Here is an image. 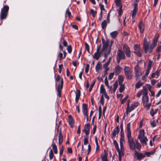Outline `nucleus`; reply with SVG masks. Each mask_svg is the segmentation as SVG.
Instances as JSON below:
<instances>
[{"label":"nucleus","instance_id":"nucleus-1","mask_svg":"<svg viewBox=\"0 0 161 161\" xmlns=\"http://www.w3.org/2000/svg\"><path fill=\"white\" fill-rule=\"evenodd\" d=\"M103 47L100 52L96 51L93 56V58L97 60H98L101 56L107 57L111 51V47L113 43V41L107 39L105 40L104 38L102 39Z\"/></svg>","mask_w":161,"mask_h":161},{"label":"nucleus","instance_id":"nucleus-2","mask_svg":"<svg viewBox=\"0 0 161 161\" xmlns=\"http://www.w3.org/2000/svg\"><path fill=\"white\" fill-rule=\"evenodd\" d=\"M131 131H126V136L128 138V142L130 148L133 150L135 149L140 150L141 146L139 142L136 140L134 141L131 136Z\"/></svg>","mask_w":161,"mask_h":161},{"label":"nucleus","instance_id":"nucleus-3","mask_svg":"<svg viewBox=\"0 0 161 161\" xmlns=\"http://www.w3.org/2000/svg\"><path fill=\"white\" fill-rule=\"evenodd\" d=\"M145 132L144 130L142 129L139 131V134L138 136V138L140 140V142L142 145H146L148 139L145 136Z\"/></svg>","mask_w":161,"mask_h":161},{"label":"nucleus","instance_id":"nucleus-4","mask_svg":"<svg viewBox=\"0 0 161 161\" xmlns=\"http://www.w3.org/2000/svg\"><path fill=\"white\" fill-rule=\"evenodd\" d=\"M143 46V49L147 54L151 53L154 48L152 46L149 45V42H147L146 38L144 39Z\"/></svg>","mask_w":161,"mask_h":161},{"label":"nucleus","instance_id":"nucleus-5","mask_svg":"<svg viewBox=\"0 0 161 161\" xmlns=\"http://www.w3.org/2000/svg\"><path fill=\"white\" fill-rule=\"evenodd\" d=\"M149 99L148 96V92L143 96L142 97V101L143 103V106L144 107L146 108L147 109H149L151 107V103H148Z\"/></svg>","mask_w":161,"mask_h":161},{"label":"nucleus","instance_id":"nucleus-6","mask_svg":"<svg viewBox=\"0 0 161 161\" xmlns=\"http://www.w3.org/2000/svg\"><path fill=\"white\" fill-rule=\"evenodd\" d=\"M125 75L128 80H131L133 77L132 71L130 68L127 66L124 67Z\"/></svg>","mask_w":161,"mask_h":161},{"label":"nucleus","instance_id":"nucleus-7","mask_svg":"<svg viewBox=\"0 0 161 161\" xmlns=\"http://www.w3.org/2000/svg\"><path fill=\"white\" fill-rule=\"evenodd\" d=\"M8 10L9 7L7 5H5L2 9L0 14L1 19H4L6 18Z\"/></svg>","mask_w":161,"mask_h":161},{"label":"nucleus","instance_id":"nucleus-8","mask_svg":"<svg viewBox=\"0 0 161 161\" xmlns=\"http://www.w3.org/2000/svg\"><path fill=\"white\" fill-rule=\"evenodd\" d=\"M125 58V56L123 52L120 50H118L117 52L116 60L117 62L119 63L121 59H124Z\"/></svg>","mask_w":161,"mask_h":161},{"label":"nucleus","instance_id":"nucleus-9","mask_svg":"<svg viewBox=\"0 0 161 161\" xmlns=\"http://www.w3.org/2000/svg\"><path fill=\"white\" fill-rule=\"evenodd\" d=\"M134 73L135 77L137 79H138L142 75V73L141 69L139 66L138 64L134 67Z\"/></svg>","mask_w":161,"mask_h":161},{"label":"nucleus","instance_id":"nucleus-10","mask_svg":"<svg viewBox=\"0 0 161 161\" xmlns=\"http://www.w3.org/2000/svg\"><path fill=\"white\" fill-rule=\"evenodd\" d=\"M123 49L127 56L130 57H131V52L128 46L126 44H125L123 46Z\"/></svg>","mask_w":161,"mask_h":161},{"label":"nucleus","instance_id":"nucleus-11","mask_svg":"<svg viewBox=\"0 0 161 161\" xmlns=\"http://www.w3.org/2000/svg\"><path fill=\"white\" fill-rule=\"evenodd\" d=\"M134 51L135 53L138 57H141L142 55V52L141 51L140 46L135 45L134 46Z\"/></svg>","mask_w":161,"mask_h":161},{"label":"nucleus","instance_id":"nucleus-12","mask_svg":"<svg viewBox=\"0 0 161 161\" xmlns=\"http://www.w3.org/2000/svg\"><path fill=\"white\" fill-rule=\"evenodd\" d=\"M135 155L137 159L139 160H141L145 157V155L143 153H139L136 150L135 151Z\"/></svg>","mask_w":161,"mask_h":161},{"label":"nucleus","instance_id":"nucleus-13","mask_svg":"<svg viewBox=\"0 0 161 161\" xmlns=\"http://www.w3.org/2000/svg\"><path fill=\"white\" fill-rule=\"evenodd\" d=\"M119 130V125L117 126L114 129L112 133V138L113 140H114L115 139L116 135L118 134Z\"/></svg>","mask_w":161,"mask_h":161},{"label":"nucleus","instance_id":"nucleus-14","mask_svg":"<svg viewBox=\"0 0 161 161\" xmlns=\"http://www.w3.org/2000/svg\"><path fill=\"white\" fill-rule=\"evenodd\" d=\"M137 103H135L131 104L130 107L128 106V108H127L126 113L127 114L133 111L137 106Z\"/></svg>","mask_w":161,"mask_h":161},{"label":"nucleus","instance_id":"nucleus-15","mask_svg":"<svg viewBox=\"0 0 161 161\" xmlns=\"http://www.w3.org/2000/svg\"><path fill=\"white\" fill-rule=\"evenodd\" d=\"M159 36V35L158 33H156L154 38L152 42V45H151L154 48L155 47L157 44V42Z\"/></svg>","mask_w":161,"mask_h":161},{"label":"nucleus","instance_id":"nucleus-16","mask_svg":"<svg viewBox=\"0 0 161 161\" xmlns=\"http://www.w3.org/2000/svg\"><path fill=\"white\" fill-rule=\"evenodd\" d=\"M148 92L147 89L145 88L138 92L137 94V97H140L142 95L144 96Z\"/></svg>","mask_w":161,"mask_h":161},{"label":"nucleus","instance_id":"nucleus-17","mask_svg":"<svg viewBox=\"0 0 161 161\" xmlns=\"http://www.w3.org/2000/svg\"><path fill=\"white\" fill-rule=\"evenodd\" d=\"M90 130V125L89 123L86 124L85 125L84 130L83 131L85 132V134L87 136L89 133Z\"/></svg>","mask_w":161,"mask_h":161},{"label":"nucleus","instance_id":"nucleus-18","mask_svg":"<svg viewBox=\"0 0 161 161\" xmlns=\"http://www.w3.org/2000/svg\"><path fill=\"white\" fill-rule=\"evenodd\" d=\"M113 88L112 87V91H110L109 89H108L110 93L113 92L114 93L118 87V83L117 81H115L113 84Z\"/></svg>","mask_w":161,"mask_h":161},{"label":"nucleus","instance_id":"nucleus-19","mask_svg":"<svg viewBox=\"0 0 161 161\" xmlns=\"http://www.w3.org/2000/svg\"><path fill=\"white\" fill-rule=\"evenodd\" d=\"M134 8L133 10L132 14V17L133 19L135 18L136 13L138 11L137 4L136 3H134Z\"/></svg>","mask_w":161,"mask_h":161},{"label":"nucleus","instance_id":"nucleus-20","mask_svg":"<svg viewBox=\"0 0 161 161\" xmlns=\"http://www.w3.org/2000/svg\"><path fill=\"white\" fill-rule=\"evenodd\" d=\"M82 112L83 114L85 116H87V106L86 104H83L82 105Z\"/></svg>","mask_w":161,"mask_h":161},{"label":"nucleus","instance_id":"nucleus-21","mask_svg":"<svg viewBox=\"0 0 161 161\" xmlns=\"http://www.w3.org/2000/svg\"><path fill=\"white\" fill-rule=\"evenodd\" d=\"M138 27L141 33L143 32L144 29V25L142 21H141L138 25Z\"/></svg>","mask_w":161,"mask_h":161},{"label":"nucleus","instance_id":"nucleus-22","mask_svg":"<svg viewBox=\"0 0 161 161\" xmlns=\"http://www.w3.org/2000/svg\"><path fill=\"white\" fill-rule=\"evenodd\" d=\"M69 122L71 127H73L74 125V121L72 116L70 115L69 116Z\"/></svg>","mask_w":161,"mask_h":161},{"label":"nucleus","instance_id":"nucleus-23","mask_svg":"<svg viewBox=\"0 0 161 161\" xmlns=\"http://www.w3.org/2000/svg\"><path fill=\"white\" fill-rule=\"evenodd\" d=\"M76 97L75 98V102L76 103H77L80 96V91L79 90H77V92H75Z\"/></svg>","mask_w":161,"mask_h":161},{"label":"nucleus","instance_id":"nucleus-24","mask_svg":"<svg viewBox=\"0 0 161 161\" xmlns=\"http://www.w3.org/2000/svg\"><path fill=\"white\" fill-rule=\"evenodd\" d=\"M120 147V149H119V148L118 149H117L116 150L117 151V152L119 154V156H123L124 155V146H123V148H121V147Z\"/></svg>","mask_w":161,"mask_h":161},{"label":"nucleus","instance_id":"nucleus-25","mask_svg":"<svg viewBox=\"0 0 161 161\" xmlns=\"http://www.w3.org/2000/svg\"><path fill=\"white\" fill-rule=\"evenodd\" d=\"M104 83L105 85L108 87V89L112 91V86H110L108 84V82L107 79V77L106 76L104 79Z\"/></svg>","mask_w":161,"mask_h":161},{"label":"nucleus","instance_id":"nucleus-26","mask_svg":"<svg viewBox=\"0 0 161 161\" xmlns=\"http://www.w3.org/2000/svg\"><path fill=\"white\" fill-rule=\"evenodd\" d=\"M121 68L118 65L115 68V73L116 75L119 74L121 72Z\"/></svg>","mask_w":161,"mask_h":161},{"label":"nucleus","instance_id":"nucleus-27","mask_svg":"<svg viewBox=\"0 0 161 161\" xmlns=\"http://www.w3.org/2000/svg\"><path fill=\"white\" fill-rule=\"evenodd\" d=\"M124 80L123 75H119L118 76V81L119 85H121L123 84Z\"/></svg>","mask_w":161,"mask_h":161},{"label":"nucleus","instance_id":"nucleus-28","mask_svg":"<svg viewBox=\"0 0 161 161\" xmlns=\"http://www.w3.org/2000/svg\"><path fill=\"white\" fill-rule=\"evenodd\" d=\"M120 147L121 148H123V142L125 140V136H120Z\"/></svg>","mask_w":161,"mask_h":161},{"label":"nucleus","instance_id":"nucleus-29","mask_svg":"<svg viewBox=\"0 0 161 161\" xmlns=\"http://www.w3.org/2000/svg\"><path fill=\"white\" fill-rule=\"evenodd\" d=\"M102 68V66L101 64L99 62L98 63L96 66V70L97 72H99V70L101 69Z\"/></svg>","mask_w":161,"mask_h":161},{"label":"nucleus","instance_id":"nucleus-30","mask_svg":"<svg viewBox=\"0 0 161 161\" xmlns=\"http://www.w3.org/2000/svg\"><path fill=\"white\" fill-rule=\"evenodd\" d=\"M63 141V136L61 134V131L59 132L58 136V143L59 144H60Z\"/></svg>","mask_w":161,"mask_h":161},{"label":"nucleus","instance_id":"nucleus-31","mask_svg":"<svg viewBox=\"0 0 161 161\" xmlns=\"http://www.w3.org/2000/svg\"><path fill=\"white\" fill-rule=\"evenodd\" d=\"M118 33L116 31H114L110 33L111 36L113 38H115L118 35Z\"/></svg>","mask_w":161,"mask_h":161},{"label":"nucleus","instance_id":"nucleus-32","mask_svg":"<svg viewBox=\"0 0 161 161\" xmlns=\"http://www.w3.org/2000/svg\"><path fill=\"white\" fill-rule=\"evenodd\" d=\"M52 148L53 149V150L54 151V153L55 154H57L58 153V151L57 147L56 145L54 143L52 144Z\"/></svg>","mask_w":161,"mask_h":161},{"label":"nucleus","instance_id":"nucleus-33","mask_svg":"<svg viewBox=\"0 0 161 161\" xmlns=\"http://www.w3.org/2000/svg\"><path fill=\"white\" fill-rule=\"evenodd\" d=\"M107 25V22L105 20H104L103 22H102L101 25L103 29H105Z\"/></svg>","mask_w":161,"mask_h":161},{"label":"nucleus","instance_id":"nucleus-34","mask_svg":"<svg viewBox=\"0 0 161 161\" xmlns=\"http://www.w3.org/2000/svg\"><path fill=\"white\" fill-rule=\"evenodd\" d=\"M120 86L119 89V91L120 92H122L125 89V87L124 85L121 84V85H119Z\"/></svg>","mask_w":161,"mask_h":161},{"label":"nucleus","instance_id":"nucleus-35","mask_svg":"<svg viewBox=\"0 0 161 161\" xmlns=\"http://www.w3.org/2000/svg\"><path fill=\"white\" fill-rule=\"evenodd\" d=\"M100 92L101 93H102L103 94L106 92V91L103 85H102L101 86L100 89Z\"/></svg>","mask_w":161,"mask_h":161},{"label":"nucleus","instance_id":"nucleus-36","mask_svg":"<svg viewBox=\"0 0 161 161\" xmlns=\"http://www.w3.org/2000/svg\"><path fill=\"white\" fill-rule=\"evenodd\" d=\"M49 155L50 159L51 160L52 159H53L54 156V154L52 150H51L50 151L49 153Z\"/></svg>","mask_w":161,"mask_h":161},{"label":"nucleus","instance_id":"nucleus-37","mask_svg":"<svg viewBox=\"0 0 161 161\" xmlns=\"http://www.w3.org/2000/svg\"><path fill=\"white\" fill-rule=\"evenodd\" d=\"M99 6H100V9L101 10L100 14H102V11H105V10L104 8V6L103 4H102L100 3L99 4Z\"/></svg>","mask_w":161,"mask_h":161},{"label":"nucleus","instance_id":"nucleus-38","mask_svg":"<svg viewBox=\"0 0 161 161\" xmlns=\"http://www.w3.org/2000/svg\"><path fill=\"white\" fill-rule=\"evenodd\" d=\"M90 13L92 14V16L94 17L96 14L97 12L93 9H91L90 10Z\"/></svg>","mask_w":161,"mask_h":161},{"label":"nucleus","instance_id":"nucleus-39","mask_svg":"<svg viewBox=\"0 0 161 161\" xmlns=\"http://www.w3.org/2000/svg\"><path fill=\"white\" fill-rule=\"evenodd\" d=\"M113 144L115 147L116 149H117L119 148L118 144L116 140H114L113 141Z\"/></svg>","mask_w":161,"mask_h":161},{"label":"nucleus","instance_id":"nucleus-40","mask_svg":"<svg viewBox=\"0 0 161 161\" xmlns=\"http://www.w3.org/2000/svg\"><path fill=\"white\" fill-rule=\"evenodd\" d=\"M100 102L103 105L104 102L103 95L101 96V99L100 100Z\"/></svg>","mask_w":161,"mask_h":161},{"label":"nucleus","instance_id":"nucleus-41","mask_svg":"<svg viewBox=\"0 0 161 161\" xmlns=\"http://www.w3.org/2000/svg\"><path fill=\"white\" fill-rule=\"evenodd\" d=\"M142 85V84L140 82L137 83L135 85L136 88L137 89L139 88Z\"/></svg>","mask_w":161,"mask_h":161},{"label":"nucleus","instance_id":"nucleus-42","mask_svg":"<svg viewBox=\"0 0 161 161\" xmlns=\"http://www.w3.org/2000/svg\"><path fill=\"white\" fill-rule=\"evenodd\" d=\"M107 156L108 154L106 153H105L104 154H102L101 155V158L102 160L107 159Z\"/></svg>","mask_w":161,"mask_h":161},{"label":"nucleus","instance_id":"nucleus-43","mask_svg":"<svg viewBox=\"0 0 161 161\" xmlns=\"http://www.w3.org/2000/svg\"><path fill=\"white\" fill-rule=\"evenodd\" d=\"M158 122V120H153L151 122V125L153 127H154L156 126V124Z\"/></svg>","mask_w":161,"mask_h":161},{"label":"nucleus","instance_id":"nucleus-44","mask_svg":"<svg viewBox=\"0 0 161 161\" xmlns=\"http://www.w3.org/2000/svg\"><path fill=\"white\" fill-rule=\"evenodd\" d=\"M128 98V96H127L125 98H123V99L121 100V104H123L126 101L127 99Z\"/></svg>","mask_w":161,"mask_h":161},{"label":"nucleus","instance_id":"nucleus-45","mask_svg":"<svg viewBox=\"0 0 161 161\" xmlns=\"http://www.w3.org/2000/svg\"><path fill=\"white\" fill-rule=\"evenodd\" d=\"M110 63L109 62H107L103 65V68L104 69H108V66L109 64Z\"/></svg>","mask_w":161,"mask_h":161},{"label":"nucleus","instance_id":"nucleus-46","mask_svg":"<svg viewBox=\"0 0 161 161\" xmlns=\"http://www.w3.org/2000/svg\"><path fill=\"white\" fill-rule=\"evenodd\" d=\"M131 127V123H128L126 127V131H131L130 130Z\"/></svg>","mask_w":161,"mask_h":161},{"label":"nucleus","instance_id":"nucleus-47","mask_svg":"<svg viewBox=\"0 0 161 161\" xmlns=\"http://www.w3.org/2000/svg\"><path fill=\"white\" fill-rule=\"evenodd\" d=\"M63 88V85L61 84H59L58 85L57 88V91H61V90Z\"/></svg>","mask_w":161,"mask_h":161},{"label":"nucleus","instance_id":"nucleus-48","mask_svg":"<svg viewBox=\"0 0 161 161\" xmlns=\"http://www.w3.org/2000/svg\"><path fill=\"white\" fill-rule=\"evenodd\" d=\"M88 143V139L86 137H85L84 140V144L87 145Z\"/></svg>","mask_w":161,"mask_h":161},{"label":"nucleus","instance_id":"nucleus-49","mask_svg":"<svg viewBox=\"0 0 161 161\" xmlns=\"http://www.w3.org/2000/svg\"><path fill=\"white\" fill-rule=\"evenodd\" d=\"M157 81L158 80H152L151 81V84L153 86H154L157 82Z\"/></svg>","mask_w":161,"mask_h":161},{"label":"nucleus","instance_id":"nucleus-50","mask_svg":"<svg viewBox=\"0 0 161 161\" xmlns=\"http://www.w3.org/2000/svg\"><path fill=\"white\" fill-rule=\"evenodd\" d=\"M123 97V95L121 94H118L117 95V97L118 99L121 100Z\"/></svg>","mask_w":161,"mask_h":161},{"label":"nucleus","instance_id":"nucleus-51","mask_svg":"<svg viewBox=\"0 0 161 161\" xmlns=\"http://www.w3.org/2000/svg\"><path fill=\"white\" fill-rule=\"evenodd\" d=\"M67 50L69 53H70L72 52V47L71 46H69L67 47Z\"/></svg>","mask_w":161,"mask_h":161},{"label":"nucleus","instance_id":"nucleus-52","mask_svg":"<svg viewBox=\"0 0 161 161\" xmlns=\"http://www.w3.org/2000/svg\"><path fill=\"white\" fill-rule=\"evenodd\" d=\"M114 75V73H111L109 74L108 76V79L109 80H111L113 77Z\"/></svg>","mask_w":161,"mask_h":161},{"label":"nucleus","instance_id":"nucleus-53","mask_svg":"<svg viewBox=\"0 0 161 161\" xmlns=\"http://www.w3.org/2000/svg\"><path fill=\"white\" fill-rule=\"evenodd\" d=\"M152 62L151 61H149L148 63V64L147 65V68H149L151 69L152 65Z\"/></svg>","mask_w":161,"mask_h":161},{"label":"nucleus","instance_id":"nucleus-54","mask_svg":"<svg viewBox=\"0 0 161 161\" xmlns=\"http://www.w3.org/2000/svg\"><path fill=\"white\" fill-rule=\"evenodd\" d=\"M63 53H59L58 54V57L59 58V60H61L63 59Z\"/></svg>","mask_w":161,"mask_h":161},{"label":"nucleus","instance_id":"nucleus-55","mask_svg":"<svg viewBox=\"0 0 161 161\" xmlns=\"http://www.w3.org/2000/svg\"><path fill=\"white\" fill-rule=\"evenodd\" d=\"M121 0H116L115 3L116 5L118 6H119L120 4Z\"/></svg>","mask_w":161,"mask_h":161},{"label":"nucleus","instance_id":"nucleus-56","mask_svg":"<svg viewBox=\"0 0 161 161\" xmlns=\"http://www.w3.org/2000/svg\"><path fill=\"white\" fill-rule=\"evenodd\" d=\"M118 12H119V15L120 16H121L122 13V7H120V8H119V10H118Z\"/></svg>","mask_w":161,"mask_h":161},{"label":"nucleus","instance_id":"nucleus-57","mask_svg":"<svg viewBox=\"0 0 161 161\" xmlns=\"http://www.w3.org/2000/svg\"><path fill=\"white\" fill-rule=\"evenodd\" d=\"M89 68V64H87L86 65V68L85 69V72L86 73H87L88 72Z\"/></svg>","mask_w":161,"mask_h":161},{"label":"nucleus","instance_id":"nucleus-58","mask_svg":"<svg viewBox=\"0 0 161 161\" xmlns=\"http://www.w3.org/2000/svg\"><path fill=\"white\" fill-rule=\"evenodd\" d=\"M85 48L86 49L87 51L88 52H89V46L88 44L86 43L85 44Z\"/></svg>","mask_w":161,"mask_h":161},{"label":"nucleus","instance_id":"nucleus-59","mask_svg":"<svg viewBox=\"0 0 161 161\" xmlns=\"http://www.w3.org/2000/svg\"><path fill=\"white\" fill-rule=\"evenodd\" d=\"M150 69H150L147 68V69H146V72L145 74V75L147 76L148 75V74L150 72Z\"/></svg>","mask_w":161,"mask_h":161},{"label":"nucleus","instance_id":"nucleus-60","mask_svg":"<svg viewBox=\"0 0 161 161\" xmlns=\"http://www.w3.org/2000/svg\"><path fill=\"white\" fill-rule=\"evenodd\" d=\"M94 84H95V83H92L91 84V86L90 87V88L89 89V91L90 92L92 90L94 85Z\"/></svg>","mask_w":161,"mask_h":161},{"label":"nucleus","instance_id":"nucleus-61","mask_svg":"<svg viewBox=\"0 0 161 161\" xmlns=\"http://www.w3.org/2000/svg\"><path fill=\"white\" fill-rule=\"evenodd\" d=\"M156 51L158 53L161 52V45L157 47Z\"/></svg>","mask_w":161,"mask_h":161},{"label":"nucleus","instance_id":"nucleus-62","mask_svg":"<svg viewBox=\"0 0 161 161\" xmlns=\"http://www.w3.org/2000/svg\"><path fill=\"white\" fill-rule=\"evenodd\" d=\"M156 113V112L154 113V110L153 109H152L150 111V114L151 115L153 116Z\"/></svg>","mask_w":161,"mask_h":161},{"label":"nucleus","instance_id":"nucleus-63","mask_svg":"<svg viewBox=\"0 0 161 161\" xmlns=\"http://www.w3.org/2000/svg\"><path fill=\"white\" fill-rule=\"evenodd\" d=\"M66 14L69 17L71 16V13L68 9L66 11Z\"/></svg>","mask_w":161,"mask_h":161},{"label":"nucleus","instance_id":"nucleus-64","mask_svg":"<svg viewBox=\"0 0 161 161\" xmlns=\"http://www.w3.org/2000/svg\"><path fill=\"white\" fill-rule=\"evenodd\" d=\"M62 65L61 64V65H59V70H58V71H59V72L60 73H61V71H62Z\"/></svg>","mask_w":161,"mask_h":161}]
</instances>
